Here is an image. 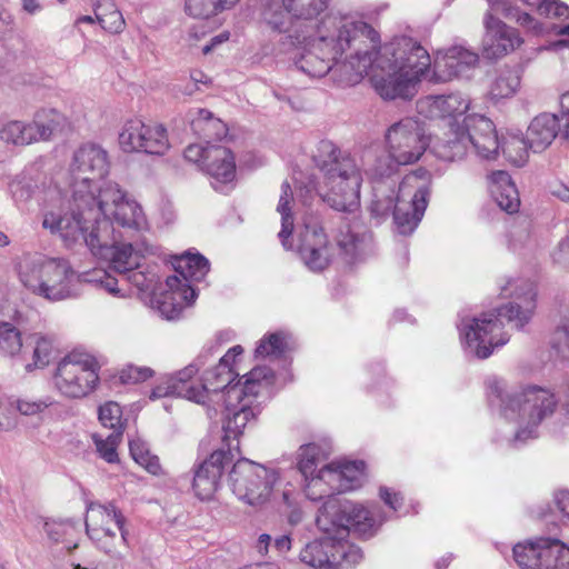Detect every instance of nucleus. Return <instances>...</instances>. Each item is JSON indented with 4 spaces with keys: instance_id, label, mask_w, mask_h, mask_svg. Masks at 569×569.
Returning <instances> with one entry per match:
<instances>
[{
    "instance_id": "1",
    "label": "nucleus",
    "mask_w": 569,
    "mask_h": 569,
    "mask_svg": "<svg viewBox=\"0 0 569 569\" xmlns=\"http://www.w3.org/2000/svg\"><path fill=\"white\" fill-rule=\"evenodd\" d=\"M109 169V156L102 147L86 143L74 150L68 168L70 194L59 188L49 189L46 199L51 209L46 212L42 227L71 242L108 239L107 223L82 233L86 223L94 222V214L109 217L128 230H147L148 219L141 204L119 183L102 182Z\"/></svg>"
},
{
    "instance_id": "2",
    "label": "nucleus",
    "mask_w": 569,
    "mask_h": 569,
    "mask_svg": "<svg viewBox=\"0 0 569 569\" xmlns=\"http://www.w3.org/2000/svg\"><path fill=\"white\" fill-rule=\"evenodd\" d=\"M327 24L332 31L302 48L295 58V66L309 77H323L335 63L347 84L358 83L368 73L372 56L381 43L378 31L351 17L329 19Z\"/></svg>"
},
{
    "instance_id": "3",
    "label": "nucleus",
    "mask_w": 569,
    "mask_h": 569,
    "mask_svg": "<svg viewBox=\"0 0 569 569\" xmlns=\"http://www.w3.org/2000/svg\"><path fill=\"white\" fill-rule=\"evenodd\" d=\"M319 167L323 172L320 196L337 211L355 212L360 206V187L363 174L372 179L395 173L398 163L390 153L367 149L358 158L325 141L320 146Z\"/></svg>"
},
{
    "instance_id": "4",
    "label": "nucleus",
    "mask_w": 569,
    "mask_h": 569,
    "mask_svg": "<svg viewBox=\"0 0 569 569\" xmlns=\"http://www.w3.org/2000/svg\"><path fill=\"white\" fill-rule=\"evenodd\" d=\"M379 49L368 67L375 91L383 100L412 99L431 64L428 51L408 37L395 38Z\"/></svg>"
},
{
    "instance_id": "5",
    "label": "nucleus",
    "mask_w": 569,
    "mask_h": 569,
    "mask_svg": "<svg viewBox=\"0 0 569 569\" xmlns=\"http://www.w3.org/2000/svg\"><path fill=\"white\" fill-rule=\"evenodd\" d=\"M501 292L515 298V301L491 312H483L480 317L463 321L459 326L466 349L480 359L488 358L495 348L502 347L509 341L508 333L502 329L503 320L521 329L530 321L536 309L537 292L531 282L508 281Z\"/></svg>"
},
{
    "instance_id": "6",
    "label": "nucleus",
    "mask_w": 569,
    "mask_h": 569,
    "mask_svg": "<svg viewBox=\"0 0 569 569\" xmlns=\"http://www.w3.org/2000/svg\"><path fill=\"white\" fill-rule=\"evenodd\" d=\"M19 280L34 296L51 302L62 301L77 295V283L91 272L77 274L64 259L24 253L17 264Z\"/></svg>"
},
{
    "instance_id": "7",
    "label": "nucleus",
    "mask_w": 569,
    "mask_h": 569,
    "mask_svg": "<svg viewBox=\"0 0 569 569\" xmlns=\"http://www.w3.org/2000/svg\"><path fill=\"white\" fill-rule=\"evenodd\" d=\"M490 388L501 400L503 418L516 425L515 442L535 438L538 426L556 408L553 393L543 388L528 387L520 391L503 393L498 381Z\"/></svg>"
},
{
    "instance_id": "8",
    "label": "nucleus",
    "mask_w": 569,
    "mask_h": 569,
    "mask_svg": "<svg viewBox=\"0 0 569 569\" xmlns=\"http://www.w3.org/2000/svg\"><path fill=\"white\" fill-rule=\"evenodd\" d=\"M94 222L86 223L83 226V232L88 233L89 231H96V224H104L108 226V239L106 241H97L93 239L92 242H89V238L86 241H77L71 242L66 240L64 238H60L66 247L68 248H77V247H87L91 253L100 259L110 260L112 268L121 276L127 271H131L132 269H137L140 267L141 261L150 254H153L156 249L149 243V241L144 237H139L133 242H118L114 236L113 224L118 227L116 221L109 217H104L102 214L93 216ZM120 228V226H119ZM122 229V227H121ZM124 231L130 233L141 234L146 232L143 231H134L124 229ZM149 228L147 229V231Z\"/></svg>"
},
{
    "instance_id": "9",
    "label": "nucleus",
    "mask_w": 569,
    "mask_h": 569,
    "mask_svg": "<svg viewBox=\"0 0 569 569\" xmlns=\"http://www.w3.org/2000/svg\"><path fill=\"white\" fill-rule=\"evenodd\" d=\"M280 481L279 472L249 459H239L229 473V487L237 499L261 509L272 498Z\"/></svg>"
},
{
    "instance_id": "10",
    "label": "nucleus",
    "mask_w": 569,
    "mask_h": 569,
    "mask_svg": "<svg viewBox=\"0 0 569 569\" xmlns=\"http://www.w3.org/2000/svg\"><path fill=\"white\" fill-rule=\"evenodd\" d=\"M122 511L112 502H90L86 512V531L90 540L108 555L119 556L128 546L129 530Z\"/></svg>"
},
{
    "instance_id": "11",
    "label": "nucleus",
    "mask_w": 569,
    "mask_h": 569,
    "mask_svg": "<svg viewBox=\"0 0 569 569\" xmlns=\"http://www.w3.org/2000/svg\"><path fill=\"white\" fill-rule=\"evenodd\" d=\"M236 375L232 370L231 362L228 358H221L217 367L206 372L202 388L204 390V400L209 391H224L226 403L231 401H241L244 398L256 397L263 390H268L273 383L272 370L268 367H256L244 376L243 383L237 382L232 385Z\"/></svg>"
},
{
    "instance_id": "12",
    "label": "nucleus",
    "mask_w": 569,
    "mask_h": 569,
    "mask_svg": "<svg viewBox=\"0 0 569 569\" xmlns=\"http://www.w3.org/2000/svg\"><path fill=\"white\" fill-rule=\"evenodd\" d=\"M429 171L419 169L407 174L399 184L393 219L399 233L410 234L421 221L430 193Z\"/></svg>"
},
{
    "instance_id": "13",
    "label": "nucleus",
    "mask_w": 569,
    "mask_h": 569,
    "mask_svg": "<svg viewBox=\"0 0 569 569\" xmlns=\"http://www.w3.org/2000/svg\"><path fill=\"white\" fill-rule=\"evenodd\" d=\"M98 370V363L91 356L70 353L58 363L54 386L64 397H86L99 382Z\"/></svg>"
},
{
    "instance_id": "14",
    "label": "nucleus",
    "mask_w": 569,
    "mask_h": 569,
    "mask_svg": "<svg viewBox=\"0 0 569 569\" xmlns=\"http://www.w3.org/2000/svg\"><path fill=\"white\" fill-rule=\"evenodd\" d=\"M386 150L390 157L402 164L418 161L430 144V138L423 124L413 118H403L385 132Z\"/></svg>"
},
{
    "instance_id": "15",
    "label": "nucleus",
    "mask_w": 569,
    "mask_h": 569,
    "mask_svg": "<svg viewBox=\"0 0 569 569\" xmlns=\"http://www.w3.org/2000/svg\"><path fill=\"white\" fill-rule=\"evenodd\" d=\"M365 477L362 461H336L320 468V476L309 483V499L320 500L327 497L339 500L335 493L352 490L361 485Z\"/></svg>"
},
{
    "instance_id": "16",
    "label": "nucleus",
    "mask_w": 569,
    "mask_h": 569,
    "mask_svg": "<svg viewBox=\"0 0 569 569\" xmlns=\"http://www.w3.org/2000/svg\"><path fill=\"white\" fill-rule=\"evenodd\" d=\"M119 148L126 153L163 156L170 149L167 129L139 118L126 120L118 133Z\"/></svg>"
},
{
    "instance_id": "17",
    "label": "nucleus",
    "mask_w": 569,
    "mask_h": 569,
    "mask_svg": "<svg viewBox=\"0 0 569 569\" xmlns=\"http://www.w3.org/2000/svg\"><path fill=\"white\" fill-rule=\"evenodd\" d=\"M184 159L198 166L211 179L216 190L234 180L236 161L232 151L221 144L191 143L183 152Z\"/></svg>"
},
{
    "instance_id": "18",
    "label": "nucleus",
    "mask_w": 569,
    "mask_h": 569,
    "mask_svg": "<svg viewBox=\"0 0 569 569\" xmlns=\"http://www.w3.org/2000/svg\"><path fill=\"white\" fill-rule=\"evenodd\" d=\"M512 551L521 569H569V547L558 539L528 540L517 543Z\"/></svg>"
},
{
    "instance_id": "19",
    "label": "nucleus",
    "mask_w": 569,
    "mask_h": 569,
    "mask_svg": "<svg viewBox=\"0 0 569 569\" xmlns=\"http://www.w3.org/2000/svg\"><path fill=\"white\" fill-rule=\"evenodd\" d=\"M299 242L301 259L310 270L320 271L330 263L333 249L317 216L303 217L299 229Z\"/></svg>"
},
{
    "instance_id": "20",
    "label": "nucleus",
    "mask_w": 569,
    "mask_h": 569,
    "mask_svg": "<svg viewBox=\"0 0 569 569\" xmlns=\"http://www.w3.org/2000/svg\"><path fill=\"white\" fill-rule=\"evenodd\" d=\"M196 297L191 284L183 283L176 274L168 277L163 287L150 293L148 303L162 318L173 320L194 301Z\"/></svg>"
},
{
    "instance_id": "21",
    "label": "nucleus",
    "mask_w": 569,
    "mask_h": 569,
    "mask_svg": "<svg viewBox=\"0 0 569 569\" xmlns=\"http://www.w3.org/2000/svg\"><path fill=\"white\" fill-rule=\"evenodd\" d=\"M339 509L338 500L335 498L329 499L319 509L316 519L318 529L323 533H332L336 538L335 553H338V567L342 563L353 566L359 563L363 556L361 549L355 545L349 543L346 539L349 536V527L342 522H337L332 516Z\"/></svg>"
},
{
    "instance_id": "22",
    "label": "nucleus",
    "mask_w": 569,
    "mask_h": 569,
    "mask_svg": "<svg viewBox=\"0 0 569 569\" xmlns=\"http://www.w3.org/2000/svg\"><path fill=\"white\" fill-rule=\"evenodd\" d=\"M479 61L476 52L453 46L446 51H439L436 56L431 80L447 82L455 78L468 77Z\"/></svg>"
},
{
    "instance_id": "23",
    "label": "nucleus",
    "mask_w": 569,
    "mask_h": 569,
    "mask_svg": "<svg viewBox=\"0 0 569 569\" xmlns=\"http://www.w3.org/2000/svg\"><path fill=\"white\" fill-rule=\"evenodd\" d=\"M483 22L486 33L482 48L487 58L497 59L506 56L522 43L518 31L495 18L491 12L486 13Z\"/></svg>"
},
{
    "instance_id": "24",
    "label": "nucleus",
    "mask_w": 569,
    "mask_h": 569,
    "mask_svg": "<svg viewBox=\"0 0 569 569\" xmlns=\"http://www.w3.org/2000/svg\"><path fill=\"white\" fill-rule=\"evenodd\" d=\"M338 503L339 509L337 513L332 516V519L347 525L349 532L353 530L363 538L373 536L385 521V518L376 506L367 508L352 502L341 505L340 500H338Z\"/></svg>"
},
{
    "instance_id": "25",
    "label": "nucleus",
    "mask_w": 569,
    "mask_h": 569,
    "mask_svg": "<svg viewBox=\"0 0 569 569\" xmlns=\"http://www.w3.org/2000/svg\"><path fill=\"white\" fill-rule=\"evenodd\" d=\"M157 279L158 277L156 272H143L139 270V268L127 271L126 273L121 274L120 278L110 276L103 269H94L90 274L86 277V280L89 281V283H94L116 297L126 296L124 290L118 287L119 282L131 283L141 293H147L150 290L151 292L154 291L153 287L157 282Z\"/></svg>"
},
{
    "instance_id": "26",
    "label": "nucleus",
    "mask_w": 569,
    "mask_h": 569,
    "mask_svg": "<svg viewBox=\"0 0 569 569\" xmlns=\"http://www.w3.org/2000/svg\"><path fill=\"white\" fill-rule=\"evenodd\" d=\"M51 188H58L49 182L48 178L36 172L33 168H28L18 174L9 184V190L16 203H27L33 198L43 203V216L51 206L47 198V192Z\"/></svg>"
},
{
    "instance_id": "27",
    "label": "nucleus",
    "mask_w": 569,
    "mask_h": 569,
    "mask_svg": "<svg viewBox=\"0 0 569 569\" xmlns=\"http://www.w3.org/2000/svg\"><path fill=\"white\" fill-rule=\"evenodd\" d=\"M463 123L468 130L470 147L477 156L483 159H495L500 143L493 122L485 116L469 114L463 118Z\"/></svg>"
},
{
    "instance_id": "28",
    "label": "nucleus",
    "mask_w": 569,
    "mask_h": 569,
    "mask_svg": "<svg viewBox=\"0 0 569 569\" xmlns=\"http://www.w3.org/2000/svg\"><path fill=\"white\" fill-rule=\"evenodd\" d=\"M417 108L427 118H451V123H459L458 119L465 118L470 108V99L461 93L429 96L420 99Z\"/></svg>"
},
{
    "instance_id": "29",
    "label": "nucleus",
    "mask_w": 569,
    "mask_h": 569,
    "mask_svg": "<svg viewBox=\"0 0 569 569\" xmlns=\"http://www.w3.org/2000/svg\"><path fill=\"white\" fill-rule=\"evenodd\" d=\"M227 460V453L219 450L198 466L192 479V489L200 500H210L213 497Z\"/></svg>"
},
{
    "instance_id": "30",
    "label": "nucleus",
    "mask_w": 569,
    "mask_h": 569,
    "mask_svg": "<svg viewBox=\"0 0 569 569\" xmlns=\"http://www.w3.org/2000/svg\"><path fill=\"white\" fill-rule=\"evenodd\" d=\"M333 545H336L335 535L322 532V537L308 542L301 549L299 559L313 569H337L339 555L335 553Z\"/></svg>"
},
{
    "instance_id": "31",
    "label": "nucleus",
    "mask_w": 569,
    "mask_h": 569,
    "mask_svg": "<svg viewBox=\"0 0 569 569\" xmlns=\"http://www.w3.org/2000/svg\"><path fill=\"white\" fill-rule=\"evenodd\" d=\"M435 154L445 161L463 159L470 150V139L465 123H449V128L433 144Z\"/></svg>"
},
{
    "instance_id": "32",
    "label": "nucleus",
    "mask_w": 569,
    "mask_h": 569,
    "mask_svg": "<svg viewBox=\"0 0 569 569\" xmlns=\"http://www.w3.org/2000/svg\"><path fill=\"white\" fill-rule=\"evenodd\" d=\"M562 120L553 113H541L535 117L526 133V140L532 152L546 150L558 132L562 133Z\"/></svg>"
},
{
    "instance_id": "33",
    "label": "nucleus",
    "mask_w": 569,
    "mask_h": 569,
    "mask_svg": "<svg viewBox=\"0 0 569 569\" xmlns=\"http://www.w3.org/2000/svg\"><path fill=\"white\" fill-rule=\"evenodd\" d=\"M489 190L499 208L507 213L518 212L520 208L519 192L507 171H495L489 176Z\"/></svg>"
},
{
    "instance_id": "34",
    "label": "nucleus",
    "mask_w": 569,
    "mask_h": 569,
    "mask_svg": "<svg viewBox=\"0 0 569 569\" xmlns=\"http://www.w3.org/2000/svg\"><path fill=\"white\" fill-rule=\"evenodd\" d=\"M36 141H49L70 128L69 119L57 109H40L31 121Z\"/></svg>"
},
{
    "instance_id": "35",
    "label": "nucleus",
    "mask_w": 569,
    "mask_h": 569,
    "mask_svg": "<svg viewBox=\"0 0 569 569\" xmlns=\"http://www.w3.org/2000/svg\"><path fill=\"white\" fill-rule=\"evenodd\" d=\"M188 120L192 131L204 139H221L227 134L226 124L207 109H191Z\"/></svg>"
},
{
    "instance_id": "36",
    "label": "nucleus",
    "mask_w": 569,
    "mask_h": 569,
    "mask_svg": "<svg viewBox=\"0 0 569 569\" xmlns=\"http://www.w3.org/2000/svg\"><path fill=\"white\" fill-rule=\"evenodd\" d=\"M32 343V361L24 369L31 372L36 369H44L58 356V346L53 336L34 332L30 336Z\"/></svg>"
},
{
    "instance_id": "37",
    "label": "nucleus",
    "mask_w": 569,
    "mask_h": 569,
    "mask_svg": "<svg viewBox=\"0 0 569 569\" xmlns=\"http://www.w3.org/2000/svg\"><path fill=\"white\" fill-rule=\"evenodd\" d=\"M338 246L351 259L362 257L370 249L371 234L359 231L358 226L346 224L341 227L338 236Z\"/></svg>"
},
{
    "instance_id": "38",
    "label": "nucleus",
    "mask_w": 569,
    "mask_h": 569,
    "mask_svg": "<svg viewBox=\"0 0 569 569\" xmlns=\"http://www.w3.org/2000/svg\"><path fill=\"white\" fill-rule=\"evenodd\" d=\"M323 460L322 450L318 445L301 446L297 452V468L305 479V492L309 499V483L320 476L319 463Z\"/></svg>"
},
{
    "instance_id": "39",
    "label": "nucleus",
    "mask_w": 569,
    "mask_h": 569,
    "mask_svg": "<svg viewBox=\"0 0 569 569\" xmlns=\"http://www.w3.org/2000/svg\"><path fill=\"white\" fill-rule=\"evenodd\" d=\"M174 270L183 283L201 281L209 271V261L199 253L187 252L176 259Z\"/></svg>"
},
{
    "instance_id": "40",
    "label": "nucleus",
    "mask_w": 569,
    "mask_h": 569,
    "mask_svg": "<svg viewBox=\"0 0 569 569\" xmlns=\"http://www.w3.org/2000/svg\"><path fill=\"white\" fill-rule=\"evenodd\" d=\"M250 398L251 397L244 398V396H242L241 400H243L244 403L239 409L234 406L233 401H231V405H227L228 416L223 422L224 437L227 439L238 438L244 427L254 418V412L250 407Z\"/></svg>"
},
{
    "instance_id": "41",
    "label": "nucleus",
    "mask_w": 569,
    "mask_h": 569,
    "mask_svg": "<svg viewBox=\"0 0 569 569\" xmlns=\"http://www.w3.org/2000/svg\"><path fill=\"white\" fill-rule=\"evenodd\" d=\"M520 88V74L517 70L505 68L498 71L491 80L488 89L490 100L498 102L509 99L516 94Z\"/></svg>"
},
{
    "instance_id": "42",
    "label": "nucleus",
    "mask_w": 569,
    "mask_h": 569,
    "mask_svg": "<svg viewBox=\"0 0 569 569\" xmlns=\"http://www.w3.org/2000/svg\"><path fill=\"white\" fill-rule=\"evenodd\" d=\"M293 196L291 187L288 182L281 184V194L277 206V212L281 216V230L279 239L286 249L292 248L290 238L293 232V217H292Z\"/></svg>"
},
{
    "instance_id": "43",
    "label": "nucleus",
    "mask_w": 569,
    "mask_h": 569,
    "mask_svg": "<svg viewBox=\"0 0 569 569\" xmlns=\"http://www.w3.org/2000/svg\"><path fill=\"white\" fill-rule=\"evenodd\" d=\"M94 14L100 26L110 33H121L126 28L123 16L113 0H98Z\"/></svg>"
},
{
    "instance_id": "44",
    "label": "nucleus",
    "mask_w": 569,
    "mask_h": 569,
    "mask_svg": "<svg viewBox=\"0 0 569 569\" xmlns=\"http://www.w3.org/2000/svg\"><path fill=\"white\" fill-rule=\"evenodd\" d=\"M492 11L502 13L507 19H515L517 23L528 31L539 34L542 32V24L527 12L513 7L508 0H487Z\"/></svg>"
},
{
    "instance_id": "45",
    "label": "nucleus",
    "mask_w": 569,
    "mask_h": 569,
    "mask_svg": "<svg viewBox=\"0 0 569 569\" xmlns=\"http://www.w3.org/2000/svg\"><path fill=\"white\" fill-rule=\"evenodd\" d=\"M0 140L14 146H27L37 142L30 122L12 120L0 129Z\"/></svg>"
},
{
    "instance_id": "46",
    "label": "nucleus",
    "mask_w": 569,
    "mask_h": 569,
    "mask_svg": "<svg viewBox=\"0 0 569 569\" xmlns=\"http://www.w3.org/2000/svg\"><path fill=\"white\" fill-rule=\"evenodd\" d=\"M22 333L11 322L0 321V355L16 358L22 350Z\"/></svg>"
},
{
    "instance_id": "47",
    "label": "nucleus",
    "mask_w": 569,
    "mask_h": 569,
    "mask_svg": "<svg viewBox=\"0 0 569 569\" xmlns=\"http://www.w3.org/2000/svg\"><path fill=\"white\" fill-rule=\"evenodd\" d=\"M129 449L133 460L148 472L154 476L161 472L159 458L150 452L149 446L144 440L139 437L131 439L129 441Z\"/></svg>"
},
{
    "instance_id": "48",
    "label": "nucleus",
    "mask_w": 569,
    "mask_h": 569,
    "mask_svg": "<svg viewBox=\"0 0 569 569\" xmlns=\"http://www.w3.org/2000/svg\"><path fill=\"white\" fill-rule=\"evenodd\" d=\"M501 149L508 161L517 167L527 162L530 150L527 140L515 134L505 139Z\"/></svg>"
},
{
    "instance_id": "49",
    "label": "nucleus",
    "mask_w": 569,
    "mask_h": 569,
    "mask_svg": "<svg viewBox=\"0 0 569 569\" xmlns=\"http://www.w3.org/2000/svg\"><path fill=\"white\" fill-rule=\"evenodd\" d=\"M283 7L296 18L311 19L322 12L327 4L322 0H283Z\"/></svg>"
},
{
    "instance_id": "50",
    "label": "nucleus",
    "mask_w": 569,
    "mask_h": 569,
    "mask_svg": "<svg viewBox=\"0 0 569 569\" xmlns=\"http://www.w3.org/2000/svg\"><path fill=\"white\" fill-rule=\"evenodd\" d=\"M122 438L121 431H112L106 438L100 435H93L92 439L100 457L107 462H116L118 460L117 447Z\"/></svg>"
},
{
    "instance_id": "51",
    "label": "nucleus",
    "mask_w": 569,
    "mask_h": 569,
    "mask_svg": "<svg viewBox=\"0 0 569 569\" xmlns=\"http://www.w3.org/2000/svg\"><path fill=\"white\" fill-rule=\"evenodd\" d=\"M287 348L286 336L274 332L262 338L256 348V357H280Z\"/></svg>"
},
{
    "instance_id": "52",
    "label": "nucleus",
    "mask_w": 569,
    "mask_h": 569,
    "mask_svg": "<svg viewBox=\"0 0 569 569\" xmlns=\"http://www.w3.org/2000/svg\"><path fill=\"white\" fill-rule=\"evenodd\" d=\"M100 423L112 431H121L123 433L122 410L114 401H108L99 407Z\"/></svg>"
},
{
    "instance_id": "53",
    "label": "nucleus",
    "mask_w": 569,
    "mask_h": 569,
    "mask_svg": "<svg viewBox=\"0 0 569 569\" xmlns=\"http://www.w3.org/2000/svg\"><path fill=\"white\" fill-rule=\"evenodd\" d=\"M53 403L50 397L41 398V399H30L28 397L17 398L12 400L11 406H14V410H17L22 416H39L44 412Z\"/></svg>"
},
{
    "instance_id": "54",
    "label": "nucleus",
    "mask_w": 569,
    "mask_h": 569,
    "mask_svg": "<svg viewBox=\"0 0 569 569\" xmlns=\"http://www.w3.org/2000/svg\"><path fill=\"white\" fill-rule=\"evenodd\" d=\"M199 368L196 365H190L179 372H177L173 377H170L169 380L171 383H179L180 386H183L187 390L192 389L193 393H196L198 399H190L191 401H194L197 403H203L204 402V390L201 385H194L191 381V378L198 372Z\"/></svg>"
},
{
    "instance_id": "55",
    "label": "nucleus",
    "mask_w": 569,
    "mask_h": 569,
    "mask_svg": "<svg viewBox=\"0 0 569 569\" xmlns=\"http://www.w3.org/2000/svg\"><path fill=\"white\" fill-rule=\"evenodd\" d=\"M44 532L50 540L53 542H66L70 549L71 546L68 541V537H71L76 531V527L70 521L50 520L46 521L43 526Z\"/></svg>"
},
{
    "instance_id": "56",
    "label": "nucleus",
    "mask_w": 569,
    "mask_h": 569,
    "mask_svg": "<svg viewBox=\"0 0 569 569\" xmlns=\"http://www.w3.org/2000/svg\"><path fill=\"white\" fill-rule=\"evenodd\" d=\"M177 396L186 399H198L199 396L193 393L192 389H186L179 383H171L168 379L167 382L158 385L151 390L150 399L156 400L164 397Z\"/></svg>"
},
{
    "instance_id": "57",
    "label": "nucleus",
    "mask_w": 569,
    "mask_h": 569,
    "mask_svg": "<svg viewBox=\"0 0 569 569\" xmlns=\"http://www.w3.org/2000/svg\"><path fill=\"white\" fill-rule=\"evenodd\" d=\"M531 241V229L528 221L523 220L512 226L509 232V244L513 251H519Z\"/></svg>"
},
{
    "instance_id": "58",
    "label": "nucleus",
    "mask_w": 569,
    "mask_h": 569,
    "mask_svg": "<svg viewBox=\"0 0 569 569\" xmlns=\"http://www.w3.org/2000/svg\"><path fill=\"white\" fill-rule=\"evenodd\" d=\"M153 375L154 371L149 367L128 365L120 371L119 378L123 383H140Z\"/></svg>"
},
{
    "instance_id": "59",
    "label": "nucleus",
    "mask_w": 569,
    "mask_h": 569,
    "mask_svg": "<svg viewBox=\"0 0 569 569\" xmlns=\"http://www.w3.org/2000/svg\"><path fill=\"white\" fill-rule=\"evenodd\" d=\"M287 13L288 12L286 11V8L282 9L281 7L277 6L276 9H272V7L264 9L262 16L266 23L270 26L272 30L278 32H286L289 26Z\"/></svg>"
},
{
    "instance_id": "60",
    "label": "nucleus",
    "mask_w": 569,
    "mask_h": 569,
    "mask_svg": "<svg viewBox=\"0 0 569 569\" xmlns=\"http://www.w3.org/2000/svg\"><path fill=\"white\" fill-rule=\"evenodd\" d=\"M538 13L547 18L568 19L569 7L560 0H542L538 6Z\"/></svg>"
},
{
    "instance_id": "61",
    "label": "nucleus",
    "mask_w": 569,
    "mask_h": 569,
    "mask_svg": "<svg viewBox=\"0 0 569 569\" xmlns=\"http://www.w3.org/2000/svg\"><path fill=\"white\" fill-rule=\"evenodd\" d=\"M12 401L6 400L0 395V430L9 431L16 428L17 420L13 416L14 406H11Z\"/></svg>"
},
{
    "instance_id": "62",
    "label": "nucleus",
    "mask_w": 569,
    "mask_h": 569,
    "mask_svg": "<svg viewBox=\"0 0 569 569\" xmlns=\"http://www.w3.org/2000/svg\"><path fill=\"white\" fill-rule=\"evenodd\" d=\"M552 346L563 357L569 358V325L565 323L555 332Z\"/></svg>"
},
{
    "instance_id": "63",
    "label": "nucleus",
    "mask_w": 569,
    "mask_h": 569,
    "mask_svg": "<svg viewBox=\"0 0 569 569\" xmlns=\"http://www.w3.org/2000/svg\"><path fill=\"white\" fill-rule=\"evenodd\" d=\"M547 189L551 197L565 203H569V186H567L561 180L553 179L549 181Z\"/></svg>"
},
{
    "instance_id": "64",
    "label": "nucleus",
    "mask_w": 569,
    "mask_h": 569,
    "mask_svg": "<svg viewBox=\"0 0 569 569\" xmlns=\"http://www.w3.org/2000/svg\"><path fill=\"white\" fill-rule=\"evenodd\" d=\"M552 259L561 268H569V237L558 243L552 253Z\"/></svg>"
}]
</instances>
